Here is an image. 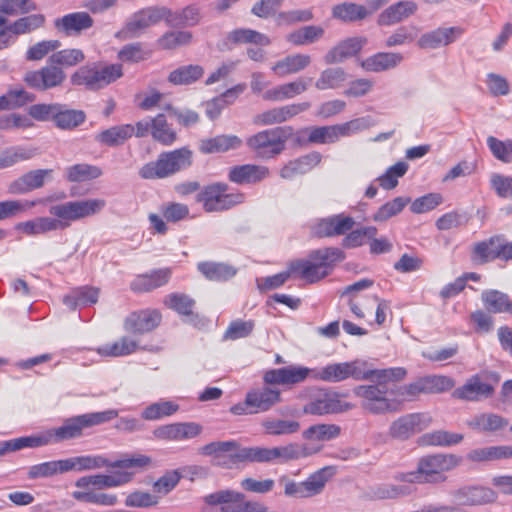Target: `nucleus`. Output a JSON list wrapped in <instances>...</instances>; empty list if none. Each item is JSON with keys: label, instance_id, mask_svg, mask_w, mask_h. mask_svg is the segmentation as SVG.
Segmentation results:
<instances>
[{"label": "nucleus", "instance_id": "obj_25", "mask_svg": "<svg viewBox=\"0 0 512 512\" xmlns=\"http://www.w3.org/2000/svg\"><path fill=\"white\" fill-rule=\"evenodd\" d=\"M202 427L195 422L161 425L154 429L153 436L164 441H182L198 436Z\"/></svg>", "mask_w": 512, "mask_h": 512}, {"label": "nucleus", "instance_id": "obj_15", "mask_svg": "<svg viewBox=\"0 0 512 512\" xmlns=\"http://www.w3.org/2000/svg\"><path fill=\"white\" fill-rule=\"evenodd\" d=\"M162 20L165 21V7L143 8L128 18L115 37L123 40L139 37L146 29Z\"/></svg>", "mask_w": 512, "mask_h": 512}, {"label": "nucleus", "instance_id": "obj_24", "mask_svg": "<svg viewBox=\"0 0 512 512\" xmlns=\"http://www.w3.org/2000/svg\"><path fill=\"white\" fill-rule=\"evenodd\" d=\"M310 106L309 102H302L275 107L255 115L253 123L262 126L283 123L296 115L307 111Z\"/></svg>", "mask_w": 512, "mask_h": 512}, {"label": "nucleus", "instance_id": "obj_35", "mask_svg": "<svg viewBox=\"0 0 512 512\" xmlns=\"http://www.w3.org/2000/svg\"><path fill=\"white\" fill-rule=\"evenodd\" d=\"M417 9L414 1H400L382 11L377 22L381 26H390L414 15Z\"/></svg>", "mask_w": 512, "mask_h": 512}, {"label": "nucleus", "instance_id": "obj_33", "mask_svg": "<svg viewBox=\"0 0 512 512\" xmlns=\"http://www.w3.org/2000/svg\"><path fill=\"white\" fill-rule=\"evenodd\" d=\"M455 497L463 505L474 506L496 501L497 493L488 487L472 486L458 489Z\"/></svg>", "mask_w": 512, "mask_h": 512}, {"label": "nucleus", "instance_id": "obj_64", "mask_svg": "<svg viewBox=\"0 0 512 512\" xmlns=\"http://www.w3.org/2000/svg\"><path fill=\"white\" fill-rule=\"evenodd\" d=\"M487 145L492 153V155L499 161L503 163H511L512 162V140H499L494 136H489L487 138Z\"/></svg>", "mask_w": 512, "mask_h": 512}, {"label": "nucleus", "instance_id": "obj_42", "mask_svg": "<svg viewBox=\"0 0 512 512\" xmlns=\"http://www.w3.org/2000/svg\"><path fill=\"white\" fill-rule=\"evenodd\" d=\"M66 472H83L110 467V460L102 455H81L64 459Z\"/></svg>", "mask_w": 512, "mask_h": 512}, {"label": "nucleus", "instance_id": "obj_37", "mask_svg": "<svg viewBox=\"0 0 512 512\" xmlns=\"http://www.w3.org/2000/svg\"><path fill=\"white\" fill-rule=\"evenodd\" d=\"M311 56L308 54H291L277 61L271 70L280 78L291 74H297L305 70L311 64Z\"/></svg>", "mask_w": 512, "mask_h": 512}, {"label": "nucleus", "instance_id": "obj_16", "mask_svg": "<svg viewBox=\"0 0 512 512\" xmlns=\"http://www.w3.org/2000/svg\"><path fill=\"white\" fill-rule=\"evenodd\" d=\"M330 468H322L315 473L311 474L305 481L295 482L286 476L279 479V483L284 486V494L287 497L294 498H309L320 494L329 477L332 475L329 472Z\"/></svg>", "mask_w": 512, "mask_h": 512}, {"label": "nucleus", "instance_id": "obj_11", "mask_svg": "<svg viewBox=\"0 0 512 512\" xmlns=\"http://www.w3.org/2000/svg\"><path fill=\"white\" fill-rule=\"evenodd\" d=\"M454 387V381L444 375L425 376L417 379L416 381L391 389V394L399 401L413 400L420 394H435L448 391Z\"/></svg>", "mask_w": 512, "mask_h": 512}, {"label": "nucleus", "instance_id": "obj_43", "mask_svg": "<svg viewBox=\"0 0 512 512\" xmlns=\"http://www.w3.org/2000/svg\"><path fill=\"white\" fill-rule=\"evenodd\" d=\"M242 146V140L236 135H218L201 141L200 151L205 154L223 153Z\"/></svg>", "mask_w": 512, "mask_h": 512}, {"label": "nucleus", "instance_id": "obj_55", "mask_svg": "<svg viewBox=\"0 0 512 512\" xmlns=\"http://www.w3.org/2000/svg\"><path fill=\"white\" fill-rule=\"evenodd\" d=\"M324 34V29L320 26H305L298 30L289 33L286 40L293 45L303 46L311 44L321 38Z\"/></svg>", "mask_w": 512, "mask_h": 512}, {"label": "nucleus", "instance_id": "obj_41", "mask_svg": "<svg viewBox=\"0 0 512 512\" xmlns=\"http://www.w3.org/2000/svg\"><path fill=\"white\" fill-rule=\"evenodd\" d=\"M200 19V9L197 5H188L177 11L165 7V22L170 27L195 26Z\"/></svg>", "mask_w": 512, "mask_h": 512}, {"label": "nucleus", "instance_id": "obj_3", "mask_svg": "<svg viewBox=\"0 0 512 512\" xmlns=\"http://www.w3.org/2000/svg\"><path fill=\"white\" fill-rule=\"evenodd\" d=\"M403 373L401 368L372 369L367 361L356 359L314 368V380L336 383L353 378L362 381L376 375L377 380L382 382L389 378H400Z\"/></svg>", "mask_w": 512, "mask_h": 512}, {"label": "nucleus", "instance_id": "obj_31", "mask_svg": "<svg viewBox=\"0 0 512 512\" xmlns=\"http://www.w3.org/2000/svg\"><path fill=\"white\" fill-rule=\"evenodd\" d=\"M160 322L161 314L157 310H143L131 314L125 322V328L133 334H144L155 329Z\"/></svg>", "mask_w": 512, "mask_h": 512}, {"label": "nucleus", "instance_id": "obj_8", "mask_svg": "<svg viewBox=\"0 0 512 512\" xmlns=\"http://www.w3.org/2000/svg\"><path fill=\"white\" fill-rule=\"evenodd\" d=\"M106 206L101 198H87L66 201L49 208V213L56 217L61 230L67 229L73 222L99 214Z\"/></svg>", "mask_w": 512, "mask_h": 512}, {"label": "nucleus", "instance_id": "obj_56", "mask_svg": "<svg viewBox=\"0 0 512 512\" xmlns=\"http://www.w3.org/2000/svg\"><path fill=\"white\" fill-rule=\"evenodd\" d=\"M179 405L167 400L155 402L147 406L141 413L144 420L154 421L164 417H168L176 413Z\"/></svg>", "mask_w": 512, "mask_h": 512}, {"label": "nucleus", "instance_id": "obj_50", "mask_svg": "<svg viewBox=\"0 0 512 512\" xmlns=\"http://www.w3.org/2000/svg\"><path fill=\"white\" fill-rule=\"evenodd\" d=\"M332 16L343 22H355L368 17V9L364 5L344 2L332 8Z\"/></svg>", "mask_w": 512, "mask_h": 512}, {"label": "nucleus", "instance_id": "obj_58", "mask_svg": "<svg viewBox=\"0 0 512 512\" xmlns=\"http://www.w3.org/2000/svg\"><path fill=\"white\" fill-rule=\"evenodd\" d=\"M34 99L35 96L24 89L9 90L6 94L0 96V106L2 111L13 110L33 102Z\"/></svg>", "mask_w": 512, "mask_h": 512}, {"label": "nucleus", "instance_id": "obj_1", "mask_svg": "<svg viewBox=\"0 0 512 512\" xmlns=\"http://www.w3.org/2000/svg\"><path fill=\"white\" fill-rule=\"evenodd\" d=\"M345 259V253L337 247L313 250L307 259L291 261L287 270L269 277L257 279L260 290H272L282 286L293 276L307 283H315L328 276L336 263Z\"/></svg>", "mask_w": 512, "mask_h": 512}, {"label": "nucleus", "instance_id": "obj_14", "mask_svg": "<svg viewBox=\"0 0 512 512\" xmlns=\"http://www.w3.org/2000/svg\"><path fill=\"white\" fill-rule=\"evenodd\" d=\"M369 127L367 118H357L351 121L331 126L311 127L308 130V141L315 144H329L341 137L350 136Z\"/></svg>", "mask_w": 512, "mask_h": 512}, {"label": "nucleus", "instance_id": "obj_17", "mask_svg": "<svg viewBox=\"0 0 512 512\" xmlns=\"http://www.w3.org/2000/svg\"><path fill=\"white\" fill-rule=\"evenodd\" d=\"M499 382L496 373H481L471 376L465 384L454 390L453 396L466 401H480L493 395Z\"/></svg>", "mask_w": 512, "mask_h": 512}, {"label": "nucleus", "instance_id": "obj_45", "mask_svg": "<svg viewBox=\"0 0 512 512\" xmlns=\"http://www.w3.org/2000/svg\"><path fill=\"white\" fill-rule=\"evenodd\" d=\"M131 474L128 472H115L111 475L107 474H95L86 475L82 483L92 484L97 491H101L106 488L118 487L131 480Z\"/></svg>", "mask_w": 512, "mask_h": 512}, {"label": "nucleus", "instance_id": "obj_52", "mask_svg": "<svg viewBox=\"0 0 512 512\" xmlns=\"http://www.w3.org/2000/svg\"><path fill=\"white\" fill-rule=\"evenodd\" d=\"M481 300L485 309L491 313H508L509 296L498 290H485L481 293Z\"/></svg>", "mask_w": 512, "mask_h": 512}, {"label": "nucleus", "instance_id": "obj_21", "mask_svg": "<svg viewBox=\"0 0 512 512\" xmlns=\"http://www.w3.org/2000/svg\"><path fill=\"white\" fill-rule=\"evenodd\" d=\"M23 80L30 88L46 91L61 86L66 74L61 67L51 63L39 70L28 71Z\"/></svg>", "mask_w": 512, "mask_h": 512}, {"label": "nucleus", "instance_id": "obj_32", "mask_svg": "<svg viewBox=\"0 0 512 512\" xmlns=\"http://www.w3.org/2000/svg\"><path fill=\"white\" fill-rule=\"evenodd\" d=\"M171 278V270L168 268L156 269L147 274L135 277L130 288L134 292H150L167 284Z\"/></svg>", "mask_w": 512, "mask_h": 512}, {"label": "nucleus", "instance_id": "obj_47", "mask_svg": "<svg viewBox=\"0 0 512 512\" xmlns=\"http://www.w3.org/2000/svg\"><path fill=\"white\" fill-rule=\"evenodd\" d=\"M139 349V344L136 340L124 336L118 341L110 344H105L97 348V353L104 357H121L132 354Z\"/></svg>", "mask_w": 512, "mask_h": 512}, {"label": "nucleus", "instance_id": "obj_34", "mask_svg": "<svg viewBox=\"0 0 512 512\" xmlns=\"http://www.w3.org/2000/svg\"><path fill=\"white\" fill-rule=\"evenodd\" d=\"M321 158L320 153L312 152L303 157L291 160L280 169V177L285 180H290L298 175L305 174L316 167L321 162Z\"/></svg>", "mask_w": 512, "mask_h": 512}, {"label": "nucleus", "instance_id": "obj_60", "mask_svg": "<svg viewBox=\"0 0 512 512\" xmlns=\"http://www.w3.org/2000/svg\"><path fill=\"white\" fill-rule=\"evenodd\" d=\"M341 428L336 424L312 425L303 432L307 440L330 441L340 435Z\"/></svg>", "mask_w": 512, "mask_h": 512}, {"label": "nucleus", "instance_id": "obj_7", "mask_svg": "<svg viewBox=\"0 0 512 512\" xmlns=\"http://www.w3.org/2000/svg\"><path fill=\"white\" fill-rule=\"evenodd\" d=\"M192 164V152L183 147L170 152L161 153L156 161L143 165L139 176L143 179H162L169 177Z\"/></svg>", "mask_w": 512, "mask_h": 512}, {"label": "nucleus", "instance_id": "obj_61", "mask_svg": "<svg viewBox=\"0 0 512 512\" xmlns=\"http://www.w3.org/2000/svg\"><path fill=\"white\" fill-rule=\"evenodd\" d=\"M151 135L164 145H171L176 140V132L169 127L164 114H158L152 119Z\"/></svg>", "mask_w": 512, "mask_h": 512}, {"label": "nucleus", "instance_id": "obj_6", "mask_svg": "<svg viewBox=\"0 0 512 512\" xmlns=\"http://www.w3.org/2000/svg\"><path fill=\"white\" fill-rule=\"evenodd\" d=\"M123 75V65L120 63L105 65L92 63L78 68L71 75L70 80L75 86H84L87 90L98 91L116 82Z\"/></svg>", "mask_w": 512, "mask_h": 512}, {"label": "nucleus", "instance_id": "obj_12", "mask_svg": "<svg viewBox=\"0 0 512 512\" xmlns=\"http://www.w3.org/2000/svg\"><path fill=\"white\" fill-rule=\"evenodd\" d=\"M282 401L281 392L277 388L263 386L250 390L244 402L230 408L234 415H248L267 412Z\"/></svg>", "mask_w": 512, "mask_h": 512}, {"label": "nucleus", "instance_id": "obj_54", "mask_svg": "<svg viewBox=\"0 0 512 512\" xmlns=\"http://www.w3.org/2000/svg\"><path fill=\"white\" fill-rule=\"evenodd\" d=\"M204 73L200 65H186L173 70L168 81L174 85H188L202 77Z\"/></svg>", "mask_w": 512, "mask_h": 512}, {"label": "nucleus", "instance_id": "obj_44", "mask_svg": "<svg viewBox=\"0 0 512 512\" xmlns=\"http://www.w3.org/2000/svg\"><path fill=\"white\" fill-rule=\"evenodd\" d=\"M243 462L270 463L272 462L271 448L259 446L241 447L231 455V463L236 464Z\"/></svg>", "mask_w": 512, "mask_h": 512}, {"label": "nucleus", "instance_id": "obj_26", "mask_svg": "<svg viewBox=\"0 0 512 512\" xmlns=\"http://www.w3.org/2000/svg\"><path fill=\"white\" fill-rule=\"evenodd\" d=\"M270 175L267 166L257 164L236 165L229 169L228 179L238 185L259 183Z\"/></svg>", "mask_w": 512, "mask_h": 512}, {"label": "nucleus", "instance_id": "obj_10", "mask_svg": "<svg viewBox=\"0 0 512 512\" xmlns=\"http://www.w3.org/2000/svg\"><path fill=\"white\" fill-rule=\"evenodd\" d=\"M287 134L285 129L277 127L260 131L246 140V145L255 156L262 160H269L280 155L286 145Z\"/></svg>", "mask_w": 512, "mask_h": 512}, {"label": "nucleus", "instance_id": "obj_27", "mask_svg": "<svg viewBox=\"0 0 512 512\" xmlns=\"http://www.w3.org/2000/svg\"><path fill=\"white\" fill-rule=\"evenodd\" d=\"M52 169L31 170L9 184L11 194L21 195L44 186L45 181L52 176Z\"/></svg>", "mask_w": 512, "mask_h": 512}, {"label": "nucleus", "instance_id": "obj_46", "mask_svg": "<svg viewBox=\"0 0 512 512\" xmlns=\"http://www.w3.org/2000/svg\"><path fill=\"white\" fill-rule=\"evenodd\" d=\"M197 268L210 281H227L236 274V269L225 263L200 262Z\"/></svg>", "mask_w": 512, "mask_h": 512}, {"label": "nucleus", "instance_id": "obj_28", "mask_svg": "<svg viewBox=\"0 0 512 512\" xmlns=\"http://www.w3.org/2000/svg\"><path fill=\"white\" fill-rule=\"evenodd\" d=\"M367 44L365 37H351L339 42L324 56L326 64H337L355 56Z\"/></svg>", "mask_w": 512, "mask_h": 512}, {"label": "nucleus", "instance_id": "obj_62", "mask_svg": "<svg viewBox=\"0 0 512 512\" xmlns=\"http://www.w3.org/2000/svg\"><path fill=\"white\" fill-rule=\"evenodd\" d=\"M58 473H66L64 459L33 465L29 468L28 477L30 479L46 478L54 476Z\"/></svg>", "mask_w": 512, "mask_h": 512}, {"label": "nucleus", "instance_id": "obj_57", "mask_svg": "<svg viewBox=\"0 0 512 512\" xmlns=\"http://www.w3.org/2000/svg\"><path fill=\"white\" fill-rule=\"evenodd\" d=\"M227 39L235 44L253 43L261 46H268L271 41L268 36L252 29H235L231 31Z\"/></svg>", "mask_w": 512, "mask_h": 512}, {"label": "nucleus", "instance_id": "obj_53", "mask_svg": "<svg viewBox=\"0 0 512 512\" xmlns=\"http://www.w3.org/2000/svg\"><path fill=\"white\" fill-rule=\"evenodd\" d=\"M463 438V434L460 433L436 430L424 434L421 437V443L429 446H452L461 443Z\"/></svg>", "mask_w": 512, "mask_h": 512}, {"label": "nucleus", "instance_id": "obj_22", "mask_svg": "<svg viewBox=\"0 0 512 512\" xmlns=\"http://www.w3.org/2000/svg\"><path fill=\"white\" fill-rule=\"evenodd\" d=\"M465 30L460 26L438 27L423 33L417 41L421 49L435 50L456 42Z\"/></svg>", "mask_w": 512, "mask_h": 512}, {"label": "nucleus", "instance_id": "obj_18", "mask_svg": "<svg viewBox=\"0 0 512 512\" xmlns=\"http://www.w3.org/2000/svg\"><path fill=\"white\" fill-rule=\"evenodd\" d=\"M432 423V417L426 412H415L402 415L389 426L388 434L396 440H408L412 436L427 429Z\"/></svg>", "mask_w": 512, "mask_h": 512}, {"label": "nucleus", "instance_id": "obj_40", "mask_svg": "<svg viewBox=\"0 0 512 512\" xmlns=\"http://www.w3.org/2000/svg\"><path fill=\"white\" fill-rule=\"evenodd\" d=\"M509 421L495 413H480L467 421V426L480 433L497 432L507 427Z\"/></svg>", "mask_w": 512, "mask_h": 512}, {"label": "nucleus", "instance_id": "obj_48", "mask_svg": "<svg viewBox=\"0 0 512 512\" xmlns=\"http://www.w3.org/2000/svg\"><path fill=\"white\" fill-rule=\"evenodd\" d=\"M57 116L55 118V126L61 130H72L86 120V114L82 110L69 109L66 105L60 104V109H57Z\"/></svg>", "mask_w": 512, "mask_h": 512}, {"label": "nucleus", "instance_id": "obj_63", "mask_svg": "<svg viewBox=\"0 0 512 512\" xmlns=\"http://www.w3.org/2000/svg\"><path fill=\"white\" fill-rule=\"evenodd\" d=\"M192 38V33L189 31H169L157 40V44L161 49L173 50L190 44Z\"/></svg>", "mask_w": 512, "mask_h": 512}, {"label": "nucleus", "instance_id": "obj_13", "mask_svg": "<svg viewBox=\"0 0 512 512\" xmlns=\"http://www.w3.org/2000/svg\"><path fill=\"white\" fill-rule=\"evenodd\" d=\"M45 22L46 18L41 13L26 15L14 21L0 16V50L12 46L20 35L42 28Z\"/></svg>", "mask_w": 512, "mask_h": 512}, {"label": "nucleus", "instance_id": "obj_36", "mask_svg": "<svg viewBox=\"0 0 512 512\" xmlns=\"http://www.w3.org/2000/svg\"><path fill=\"white\" fill-rule=\"evenodd\" d=\"M512 458V446H485L470 450L466 459L473 463H484Z\"/></svg>", "mask_w": 512, "mask_h": 512}, {"label": "nucleus", "instance_id": "obj_59", "mask_svg": "<svg viewBox=\"0 0 512 512\" xmlns=\"http://www.w3.org/2000/svg\"><path fill=\"white\" fill-rule=\"evenodd\" d=\"M151 56V52L144 48L140 42L124 45L117 53V58L124 63H139L147 60Z\"/></svg>", "mask_w": 512, "mask_h": 512}, {"label": "nucleus", "instance_id": "obj_4", "mask_svg": "<svg viewBox=\"0 0 512 512\" xmlns=\"http://www.w3.org/2000/svg\"><path fill=\"white\" fill-rule=\"evenodd\" d=\"M462 463V457L455 454L437 453L419 459L417 470L400 473L396 479L405 483H438L445 481V472L451 471Z\"/></svg>", "mask_w": 512, "mask_h": 512}, {"label": "nucleus", "instance_id": "obj_5", "mask_svg": "<svg viewBox=\"0 0 512 512\" xmlns=\"http://www.w3.org/2000/svg\"><path fill=\"white\" fill-rule=\"evenodd\" d=\"M403 370V376L400 378H389L385 381H378L376 375H371L368 381L374 382V385H360L354 389L356 396L362 398V407L372 414H384L389 412H396L399 410V401L395 398L391 399L388 395L391 394V390L387 388V384L390 382H398L403 380L407 371L405 368L400 367Z\"/></svg>", "mask_w": 512, "mask_h": 512}, {"label": "nucleus", "instance_id": "obj_19", "mask_svg": "<svg viewBox=\"0 0 512 512\" xmlns=\"http://www.w3.org/2000/svg\"><path fill=\"white\" fill-rule=\"evenodd\" d=\"M354 408L352 403L343 401L336 392L320 390L315 397L304 406V412L312 415L343 413Z\"/></svg>", "mask_w": 512, "mask_h": 512}, {"label": "nucleus", "instance_id": "obj_29", "mask_svg": "<svg viewBox=\"0 0 512 512\" xmlns=\"http://www.w3.org/2000/svg\"><path fill=\"white\" fill-rule=\"evenodd\" d=\"M311 80V78H297L294 81L278 85L265 91L262 95V98L266 101L275 102L292 99L307 91Z\"/></svg>", "mask_w": 512, "mask_h": 512}, {"label": "nucleus", "instance_id": "obj_49", "mask_svg": "<svg viewBox=\"0 0 512 512\" xmlns=\"http://www.w3.org/2000/svg\"><path fill=\"white\" fill-rule=\"evenodd\" d=\"M265 434L270 436L291 435L300 430V423L293 419L267 418L261 423Z\"/></svg>", "mask_w": 512, "mask_h": 512}, {"label": "nucleus", "instance_id": "obj_9", "mask_svg": "<svg viewBox=\"0 0 512 512\" xmlns=\"http://www.w3.org/2000/svg\"><path fill=\"white\" fill-rule=\"evenodd\" d=\"M244 199L243 193L230 191L228 184L223 182H216L203 187L196 196V201L208 213L229 210L243 203Z\"/></svg>", "mask_w": 512, "mask_h": 512}, {"label": "nucleus", "instance_id": "obj_30", "mask_svg": "<svg viewBox=\"0 0 512 512\" xmlns=\"http://www.w3.org/2000/svg\"><path fill=\"white\" fill-rule=\"evenodd\" d=\"M354 224L355 221L350 216L343 214L334 215L320 220L315 227V234L319 237L344 235L353 228Z\"/></svg>", "mask_w": 512, "mask_h": 512}, {"label": "nucleus", "instance_id": "obj_20", "mask_svg": "<svg viewBox=\"0 0 512 512\" xmlns=\"http://www.w3.org/2000/svg\"><path fill=\"white\" fill-rule=\"evenodd\" d=\"M308 378L314 380V368L290 365L278 369H270L264 373L263 380L267 385L293 386L303 383Z\"/></svg>", "mask_w": 512, "mask_h": 512}, {"label": "nucleus", "instance_id": "obj_39", "mask_svg": "<svg viewBox=\"0 0 512 512\" xmlns=\"http://www.w3.org/2000/svg\"><path fill=\"white\" fill-rule=\"evenodd\" d=\"M403 61L400 53L378 52L363 59L360 66L367 72H383L395 68Z\"/></svg>", "mask_w": 512, "mask_h": 512}, {"label": "nucleus", "instance_id": "obj_38", "mask_svg": "<svg viewBox=\"0 0 512 512\" xmlns=\"http://www.w3.org/2000/svg\"><path fill=\"white\" fill-rule=\"evenodd\" d=\"M134 136V125L121 124L102 130L95 135V141L108 147H117L123 145L127 140Z\"/></svg>", "mask_w": 512, "mask_h": 512}, {"label": "nucleus", "instance_id": "obj_23", "mask_svg": "<svg viewBox=\"0 0 512 512\" xmlns=\"http://www.w3.org/2000/svg\"><path fill=\"white\" fill-rule=\"evenodd\" d=\"M94 25V19L88 12H72L54 20L58 33L66 37H77Z\"/></svg>", "mask_w": 512, "mask_h": 512}, {"label": "nucleus", "instance_id": "obj_2", "mask_svg": "<svg viewBox=\"0 0 512 512\" xmlns=\"http://www.w3.org/2000/svg\"><path fill=\"white\" fill-rule=\"evenodd\" d=\"M118 417V410L108 409L101 412L86 413L67 418L62 425L38 435L28 436L30 448H38L52 443L79 438L86 428L101 425Z\"/></svg>", "mask_w": 512, "mask_h": 512}, {"label": "nucleus", "instance_id": "obj_51", "mask_svg": "<svg viewBox=\"0 0 512 512\" xmlns=\"http://www.w3.org/2000/svg\"><path fill=\"white\" fill-rule=\"evenodd\" d=\"M347 80V73L341 67L323 70L315 82L316 89L320 91L337 89Z\"/></svg>", "mask_w": 512, "mask_h": 512}]
</instances>
